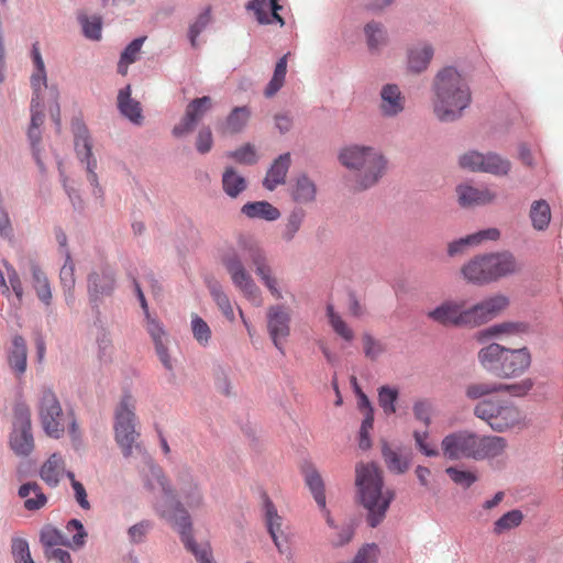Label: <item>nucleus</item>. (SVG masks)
Segmentation results:
<instances>
[{
    "instance_id": "nucleus-1",
    "label": "nucleus",
    "mask_w": 563,
    "mask_h": 563,
    "mask_svg": "<svg viewBox=\"0 0 563 563\" xmlns=\"http://www.w3.org/2000/svg\"><path fill=\"white\" fill-rule=\"evenodd\" d=\"M136 400L130 393H124L115 410L114 438L121 448L124 457L132 456L135 451L144 462L145 486L159 494L155 508L180 534L186 549L190 551L199 563H213L212 551L209 543L197 544L192 538V526L187 510L176 501L174 492L169 486L163 470L154 464L144 448L136 442L139 433L135 430Z\"/></svg>"
},
{
    "instance_id": "nucleus-2",
    "label": "nucleus",
    "mask_w": 563,
    "mask_h": 563,
    "mask_svg": "<svg viewBox=\"0 0 563 563\" xmlns=\"http://www.w3.org/2000/svg\"><path fill=\"white\" fill-rule=\"evenodd\" d=\"M244 260H250L254 264L257 276L272 296L277 300L282 299L283 295L278 288L277 279L273 276L264 251L256 242L246 238H240L238 249H230L222 255V264L230 274L233 285L255 306L262 305L260 288L245 269Z\"/></svg>"
},
{
    "instance_id": "nucleus-3",
    "label": "nucleus",
    "mask_w": 563,
    "mask_h": 563,
    "mask_svg": "<svg viewBox=\"0 0 563 563\" xmlns=\"http://www.w3.org/2000/svg\"><path fill=\"white\" fill-rule=\"evenodd\" d=\"M433 112L443 122L460 119L472 102V91L466 78L454 67L439 70L433 79Z\"/></svg>"
},
{
    "instance_id": "nucleus-4",
    "label": "nucleus",
    "mask_w": 563,
    "mask_h": 563,
    "mask_svg": "<svg viewBox=\"0 0 563 563\" xmlns=\"http://www.w3.org/2000/svg\"><path fill=\"white\" fill-rule=\"evenodd\" d=\"M506 448L507 442L501 437L481 435L465 429L450 432L441 441L442 455L450 461L495 459L500 456Z\"/></svg>"
},
{
    "instance_id": "nucleus-5",
    "label": "nucleus",
    "mask_w": 563,
    "mask_h": 563,
    "mask_svg": "<svg viewBox=\"0 0 563 563\" xmlns=\"http://www.w3.org/2000/svg\"><path fill=\"white\" fill-rule=\"evenodd\" d=\"M355 485L361 504L367 509V521L373 528L385 518L386 511L394 499V493L384 489L382 472L373 463H360L355 468Z\"/></svg>"
},
{
    "instance_id": "nucleus-6",
    "label": "nucleus",
    "mask_w": 563,
    "mask_h": 563,
    "mask_svg": "<svg viewBox=\"0 0 563 563\" xmlns=\"http://www.w3.org/2000/svg\"><path fill=\"white\" fill-rule=\"evenodd\" d=\"M519 271V265L510 252L488 253L473 257L461 268L464 278L476 285H485Z\"/></svg>"
},
{
    "instance_id": "nucleus-7",
    "label": "nucleus",
    "mask_w": 563,
    "mask_h": 563,
    "mask_svg": "<svg viewBox=\"0 0 563 563\" xmlns=\"http://www.w3.org/2000/svg\"><path fill=\"white\" fill-rule=\"evenodd\" d=\"M37 411L45 434L53 439H59L65 433L67 415L63 411L56 394L47 387H43L38 395Z\"/></svg>"
},
{
    "instance_id": "nucleus-8",
    "label": "nucleus",
    "mask_w": 563,
    "mask_h": 563,
    "mask_svg": "<svg viewBox=\"0 0 563 563\" xmlns=\"http://www.w3.org/2000/svg\"><path fill=\"white\" fill-rule=\"evenodd\" d=\"M474 413L498 432L519 426L523 421L521 411L508 402L497 404L492 400H483L475 406Z\"/></svg>"
},
{
    "instance_id": "nucleus-9",
    "label": "nucleus",
    "mask_w": 563,
    "mask_h": 563,
    "mask_svg": "<svg viewBox=\"0 0 563 563\" xmlns=\"http://www.w3.org/2000/svg\"><path fill=\"white\" fill-rule=\"evenodd\" d=\"M9 443L12 451L20 456H27L34 450L31 411L25 405H19L14 409L13 429Z\"/></svg>"
},
{
    "instance_id": "nucleus-10",
    "label": "nucleus",
    "mask_w": 563,
    "mask_h": 563,
    "mask_svg": "<svg viewBox=\"0 0 563 563\" xmlns=\"http://www.w3.org/2000/svg\"><path fill=\"white\" fill-rule=\"evenodd\" d=\"M460 165L472 172H484L495 176H506L511 168V164L508 159L494 153L484 155L476 151H470L463 154L460 157Z\"/></svg>"
},
{
    "instance_id": "nucleus-11",
    "label": "nucleus",
    "mask_w": 563,
    "mask_h": 563,
    "mask_svg": "<svg viewBox=\"0 0 563 563\" xmlns=\"http://www.w3.org/2000/svg\"><path fill=\"white\" fill-rule=\"evenodd\" d=\"M428 318L445 327H471L466 300H445L427 313Z\"/></svg>"
},
{
    "instance_id": "nucleus-12",
    "label": "nucleus",
    "mask_w": 563,
    "mask_h": 563,
    "mask_svg": "<svg viewBox=\"0 0 563 563\" xmlns=\"http://www.w3.org/2000/svg\"><path fill=\"white\" fill-rule=\"evenodd\" d=\"M263 500V514H264V520L267 528V531L277 549V551L285 555L288 561H291L294 558V552L288 544V539L284 534V531L282 530L283 526V517L278 515V511L271 500V498L267 496V494L262 495Z\"/></svg>"
},
{
    "instance_id": "nucleus-13",
    "label": "nucleus",
    "mask_w": 563,
    "mask_h": 563,
    "mask_svg": "<svg viewBox=\"0 0 563 563\" xmlns=\"http://www.w3.org/2000/svg\"><path fill=\"white\" fill-rule=\"evenodd\" d=\"M267 331L275 347L284 354V344L290 335V311L284 305H274L267 309Z\"/></svg>"
},
{
    "instance_id": "nucleus-14",
    "label": "nucleus",
    "mask_w": 563,
    "mask_h": 563,
    "mask_svg": "<svg viewBox=\"0 0 563 563\" xmlns=\"http://www.w3.org/2000/svg\"><path fill=\"white\" fill-rule=\"evenodd\" d=\"M213 102L209 96L191 100L186 107L184 117L179 123L174 126L172 131L173 135L175 137H183L192 132L207 112L211 110Z\"/></svg>"
},
{
    "instance_id": "nucleus-15",
    "label": "nucleus",
    "mask_w": 563,
    "mask_h": 563,
    "mask_svg": "<svg viewBox=\"0 0 563 563\" xmlns=\"http://www.w3.org/2000/svg\"><path fill=\"white\" fill-rule=\"evenodd\" d=\"M533 382L530 378H525L516 384L474 383L466 387L465 394L472 400L499 391H507L515 397H522L531 390Z\"/></svg>"
},
{
    "instance_id": "nucleus-16",
    "label": "nucleus",
    "mask_w": 563,
    "mask_h": 563,
    "mask_svg": "<svg viewBox=\"0 0 563 563\" xmlns=\"http://www.w3.org/2000/svg\"><path fill=\"white\" fill-rule=\"evenodd\" d=\"M340 161L345 167L355 170L365 163H368L372 168L383 166V155L377 150L369 146L352 145L345 147L340 153Z\"/></svg>"
},
{
    "instance_id": "nucleus-17",
    "label": "nucleus",
    "mask_w": 563,
    "mask_h": 563,
    "mask_svg": "<svg viewBox=\"0 0 563 563\" xmlns=\"http://www.w3.org/2000/svg\"><path fill=\"white\" fill-rule=\"evenodd\" d=\"M508 305V297L495 295L468 307L471 327H477L493 320L503 312Z\"/></svg>"
},
{
    "instance_id": "nucleus-18",
    "label": "nucleus",
    "mask_w": 563,
    "mask_h": 563,
    "mask_svg": "<svg viewBox=\"0 0 563 563\" xmlns=\"http://www.w3.org/2000/svg\"><path fill=\"white\" fill-rule=\"evenodd\" d=\"M91 146L92 145L86 126L77 124L75 126V148L77 152V156L81 162H86L87 164L86 169L88 174V181L92 186L98 187V175L96 173L97 161L92 156Z\"/></svg>"
},
{
    "instance_id": "nucleus-19",
    "label": "nucleus",
    "mask_w": 563,
    "mask_h": 563,
    "mask_svg": "<svg viewBox=\"0 0 563 563\" xmlns=\"http://www.w3.org/2000/svg\"><path fill=\"white\" fill-rule=\"evenodd\" d=\"M530 365L531 354L527 347L506 349L499 377L511 378L520 376Z\"/></svg>"
},
{
    "instance_id": "nucleus-20",
    "label": "nucleus",
    "mask_w": 563,
    "mask_h": 563,
    "mask_svg": "<svg viewBox=\"0 0 563 563\" xmlns=\"http://www.w3.org/2000/svg\"><path fill=\"white\" fill-rule=\"evenodd\" d=\"M246 9L252 11L260 24H272L274 22L284 25L285 21L279 14L282 5L277 0H250Z\"/></svg>"
},
{
    "instance_id": "nucleus-21",
    "label": "nucleus",
    "mask_w": 563,
    "mask_h": 563,
    "mask_svg": "<svg viewBox=\"0 0 563 563\" xmlns=\"http://www.w3.org/2000/svg\"><path fill=\"white\" fill-rule=\"evenodd\" d=\"M114 284V274L108 268L91 273L88 277V292L91 300H97L101 296H110Z\"/></svg>"
},
{
    "instance_id": "nucleus-22",
    "label": "nucleus",
    "mask_w": 563,
    "mask_h": 563,
    "mask_svg": "<svg viewBox=\"0 0 563 563\" xmlns=\"http://www.w3.org/2000/svg\"><path fill=\"white\" fill-rule=\"evenodd\" d=\"M456 192L462 207L487 205L496 198V194L487 187L476 188L468 185H460L456 188Z\"/></svg>"
},
{
    "instance_id": "nucleus-23",
    "label": "nucleus",
    "mask_w": 563,
    "mask_h": 563,
    "mask_svg": "<svg viewBox=\"0 0 563 563\" xmlns=\"http://www.w3.org/2000/svg\"><path fill=\"white\" fill-rule=\"evenodd\" d=\"M500 236V232L496 228H489L476 233L470 234L465 238L453 241L449 244L448 253L450 256H455L463 253V251L470 245H478L483 241H496Z\"/></svg>"
},
{
    "instance_id": "nucleus-24",
    "label": "nucleus",
    "mask_w": 563,
    "mask_h": 563,
    "mask_svg": "<svg viewBox=\"0 0 563 563\" xmlns=\"http://www.w3.org/2000/svg\"><path fill=\"white\" fill-rule=\"evenodd\" d=\"M380 111L386 117H394L405 108V97L396 85H385L380 91Z\"/></svg>"
},
{
    "instance_id": "nucleus-25",
    "label": "nucleus",
    "mask_w": 563,
    "mask_h": 563,
    "mask_svg": "<svg viewBox=\"0 0 563 563\" xmlns=\"http://www.w3.org/2000/svg\"><path fill=\"white\" fill-rule=\"evenodd\" d=\"M18 495L23 499V506L29 511L42 509L47 504V496L36 482H27L20 486Z\"/></svg>"
},
{
    "instance_id": "nucleus-26",
    "label": "nucleus",
    "mask_w": 563,
    "mask_h": 563,
    "mask_svg": "<svg viewBox=\"0 0 563 563\" xmlns=\"http://www.w3.org/2000/svg\"><path fill=\"white\" fill-rule=\"evenodd\" d=\"M505 346H501L497 343H492L478 352V361L481 365L488 372L495 374L496 376H500V368L506 353Z\"/></svg>"
},
{
    "instance_id": "nucleus-27",
    "label": "nucleus",
    "mask_w": 563,
    "mask_h": 563,
    "mask_svg": "<svg viewBox=\"0 0 563 563\" xmlns=\"http://www.w3.org/2000/svg\"><path fill=\"white\" fill-rule=\"evenodd\" d=\"M8 363L15 377L24 375L27 366V349L25 340L21 335H15L12 340V346L8 352Z\"/></svg>"
},
{
    "instance_id": "nucleus-28",
    "label": "nucleus",
    "mask_w": 563,
    "mask_h": 563,
    "mask_svg": "<svg viewBox=\"0 0 563 563\" xmlns=\"http://www.w3.org/2000/svg\"><path fill=\"white\" fill-rule=\"evenodd\" d=\"M303 473H305L306 484L309 487L316 503L321 508V510L324 511L325 517H327V522L329 525H332V519L330 517V512L327 509L324 483H323L321 475L313 466H308Z\"/></svg>"
},
{
    "instance_id": "nucleus-29",
    "label": "nucleus",
    "mask_w": 563,
    "mask_h": 563,
    "mask_svg": "<svg viewBox=\"0 0 563 563\" xmlns=\"http://www.w3.org/2000/svg\"><path fill=\"white\" fill-rule=\"evenodd\" d=\"M66 473L65 460L59 453H53L41 466L40 476L49 486L55 487Z\"/></svg>"
},
{
    "instance_id": "nucleus-30",
    "label": "nucleus",
    "mask_w": 563,
    "mask_h": 563,
    "mask_svg": "<svg viewBox=\"0 0 563 563\" xmlns=\"http://www.w3.org/2000/svg\"><path fill=\"white\" fill-rule=\"evenodd\" d=\"M290 162L289 153L279 155L267 170L263 186L268 190H274L278 185L284 184L290 167Z\"/></svg>"
},
{
    "instance_id": "nucleus-31",
    "label": "nucleus",
    "mask_w": 563,
    "mask_h": 563,
    "mask_svg": "<svg viewBox=\"0 0 563 563\" xmlns=\"http://www.w3.org/2000/svg\"><path fill=\"white\" fill-rule=\"evenodd\" d=\"M30 272L32 276V287L37 298L46 306L52 301V289L49 280L43 269L35 261H30Z\"/></svg>"
},
{
    "instance_id": "nucleus-32",
    "label": "nucleus",
    "mask_w": 563,
    "mask_h": 563,
    "mask_svg": "<svg viewBox=\"0 0 563 563\" xmlns=\"http://www.w3.org/2000/svg\"><path fill=\"white\" fill-rule=\"evenodd\" d=\"M292 200L299 205H307L314 201L317 187L314 183L306 175L299 176L290 187Z\"/></svg>"
},
{
    "instance_id": "nucleus-33",
    "label": "nucleus",
    "mask_w": 563,
    "mask_h": 563,
    "mask_svg": "<svg viewBox=\"0 0 563 563\" xmlns=\"http://www.w3.org/2000/svg\"><path fill=\"white\" fill-rule=\"evenodd\" d=\"M118 106L121 113L133 123L140 124L143 120L140 102L131 98V87L126 86L118 95Z\"/></svg>"
},
{
    "instance_id": "nucleus-34",
    "label": "nucleus",
    "mask_w": 563,
    "mask_h": 563,
    "mask_svg": "<svg viewBox=\"0 0 563 563\" xmlns=\"http://www.w3.org/2000/svg\"><path fill=\"white\" fill-rule=\"evenodd\" d=\"M433 56V48L429 44H418L408 52V67L415 73L427 69Z\"/></svg>"
},
{
    "instance_id": "nucleus-35",
    "label": "nucleus",
    "mask_w": 563,
    "mask_h": 563,
    "mask_svg": "<svg viewBox=\"0 0 563 563\" xmlns=\"http://www.w3.org/2000/svg\"><path fill=\"white\" fill-rule=\"evenodd\" d=\"M242 213L251 219L275 221L280 217V211L267 201L247 202L242 207Z\"/></svg>"
},
{
    "instance_id": "nucleus-36",
    "label": "nucleus",
    "mask_w": 563,
    "mask_h": 563,
    "mask_svg": "<svg viewBox=\"0 0 563 563\" xmlns=\"http://www.w3.org/2000/svg\"><path fill=\"white\" fill-rule=\"evenodd\" d=\"M65 255H66V260H65L63 267L60 268L59 279H60V285L65 292L66 302H67V305L71 306L75 301V297H74V292H73L75 283H76L75 265L71 261L70 254L67 251H66Z\"/></svg>"
},
{
    "instance_id": "nucleus-37",
    "label": "nucleus",
    "mask_w": 563,
    "mask_h": 563,
    "mask_svg": "<svg viewBox=\"0 0 563 563\" xmlns=\"http://www.w3.org/2000/svg\"><path fill=\"white\" fill-rule=\"evenodd\" d=\"M528 324L525 322H503L489 327L488 329L477 334V340L483 342L489 338L501 335V334H519L528 331Z\"/></svg>"
},
{
    "instance_id": "nucleus-38",
    "label": "nucleus",
    "mask_w": 563,
    "mask_h": 563,
    "mask_svg": "<svg viewBox=\"0 0 563 563\" xmlns=\"http://www.w3.org/2000/svg\"><path fill=\"white\" fill-rule=\"evenodd\" d=\"M386 169V159L383 157V166L379 168H372L368 163H365L356 172V188L360 190L367 189L375 185L383 176Z\"/></svg>"
},
{
    "instance_id": "nucleus-39",
    "label": "nucleus",
    "mask_w": 563,
    "mask_h": 563,
    "mask_svg": "<svg viewBox=\"0 0 563 563\" xmlns=\"http://www.w3.org/2000/svg\"><path fill=\"white\" fill-rule=\"evenodd\" d=\"M529 217L531 219L532 227L536 230H545L551 221V209L549 203L543 199L533 201L530 208Z\"/></svg>"
},
{
    "instance_id": "nucleus-40",
    "label": "nucleus",
    "mask_w": 563,
    "mask_h": 563,
    "mask_svg": "<svg viewBox=\"0 0 563 563\" xmlns=\"http://www.w3.org/2000/svg\"><path fill=\"white\" fill-rule=\"evenodd\" d=\"M222 187L228 196L236 198L246 189V180L243 176L239 175L235 169L229 167L222 175Z\"/></svg>"
},
{
    "instance_id": "nucleus-41",
    "label": "nucleus",
    "mask_w": 563,
    "mask_h": 563,
    "mask_svg": "<svg viewBox=\"0 0 563 563\" xmlns=\"http://www.w3.org/2000/svg\"><path fill=\"white\" fill-rule=\"evenodd\" d=\"M287 56H288V54L284 55L276 63L273 77H272V79L269 80V82L267 84V86H266V88L264 90L265 97L272 98L284 86L285 77H286V73H287Z\"/></svg>"
},
{
    "instance_id": "nucleus-42",
    "label": "nucleus",
    "mask_w": 563,
    "mask_h": 563,
    "mask_svg": "<svg viewBox=\"0 0 563 563\" xmlns=\"http://www.w3.org/2000/svg\"><path fill=\"white\" fill-rule=\"evenodd\" d=\"M144 41L145 37H137L125 47L118 63L119 74L123 76L126 75L129 65L134 63L139 58Z\"/></svg>"
},
{
    "instance_id": "nucleus-43",
    "label": "nucleus",
    "mask_w": 563,
    "mask_h": 563,
    "mask_svg": "<svg viewBox=\"0 0 563 563\" xmlns=\"http://www.w3.org/2000/svg\"><path fill=\"white\" fill-rule=\"evenodd\" d=\"M327 316L330 325L339 336H341L346 342H352L354 340V331L341 318V316L334 311L333 306L330 303L327 306Z\"/></svg>"
},
{
    "instance_id": "nucleus-44",
    "label": "nucleus",
    "mask_w": 563,
    "mask_h": 563,
    "mask_svg": "<svg viewBox=\"0 0 563 563\" xmlns=\"http://www.w3.org/2000/svg\"><path fill=\"white\" fill-rule=\"evenodd\" d=\"M190 329L194 335V339L201 346H208L211 338L212 331L209 324L197 313L191 314Z\"/></svg>"
},
{
    "instance_id": "nucleus-45",
    "label": "nucleus",
    "mask_w": 563,
    "mask_h": 563,
    "mask_svg": "<svg viewBox=\"0 0 563 563\" xmlns=\"http://www.w3.org/2000/svg\"><path fill=\"white\" fill-rule=\"evenodd\" d=\"M251 112L247 107H235L228 115L225 121V131L230 133H239L246 125Z\"/></svg>"
},
{
    "instance_id": "nucleus-46",
    "label": "nucleus",
    "mask_w": 563,
    "mask_h": 563,
    "mask_svg": "<svg viewBox=\"0 0 563 563\" xmlns=\"http://www.w3.org/2000/svg\"><path fill=\"white\" fill-rule=\"evenodd\" d=\"M398 399L397 388L382 386L378 389V405L387 416L394 415L397 410L396 402Z\"/></svg>"
},
{
    "instance_id": "nucleus-47",
    "label": "nucleus",
    "mask_w": 563,
    "mask_h": 563,
    "mask_svg": "<svg viewBox=\"0 0 563 563\" xmlns=\"http://www.w3.org/2000/svg\"><path fill=\"white\" fill-rule=\"evenodd\" d=\"M209 289H210V294H211L213 300L216 301L217 306L219 307V309L221 310L223 316L228 320L233 321L234 320L233 307L231 305L229 297L222 290L221 286L218 284H213L209 287Z\"/></svg>"
},
{
    "instance_id": "nucleus-48",
    "label": "nucleus",
    "mask_w": 563,
    "mask_h": 563,
    "mask_svg": "<svg viewBox=\"0 0 563 563\" xmlns=\"http://www.w3.org/2000/svg\"><path fill=\"white\" fill-rule=\"evenodd\" d=\"M40 540L45 549H56L55 547L57 545H70V543L66 541L64 534L52 526H45L42 529Z\"/></svg>"
},
{
    "instance_id": "nucleus-49",
    "label": "nucleus",
    "mask_w": 563,
    "mask_h": 563,
    "mask_svg": "<svg viewBox=\"0 0 563 563\" xmlns=\"http://www.w3.org/2000/svg\"><path fill=\"white\" fill-rule=\"evenodd\" d=\"M522 519L523 515L520 510L508 511L494 523V532L501 534L507 530L518 527Z\"/></svg>"
},
{
    "instance_id": "nucleus-50",
    "label": "nucleus",
    "mask_w": 563,
    "mask_h": 563,
    "mask_svg": "<svg viewBox=\"0 0 563 563\" xmlns=\"http://www.w3.org/2000/svg\"><path fill=\"white\" fill-rule=\"evenodd\" d=\"M79 22L82 26L84 35L92 41H99L101 38L102 21L98 15L79 16Z\"/></svg>"
},
{
    "instance_id": "nucleus-51",
    "label": "nucleus",
    "mask_w": 563,
    "mask_h": 563,
    "mask_svg": "<svg viewBox=\"0 0 563 563\" xmlns=\"http://www.w3.org/2000/svg\"><path fill=\"white\" fill-rule=\"evenodd\" d=\"M450 478L456 484L464 488L471 487L477 479V475L471 471H463L456 467L450 466L445 470Z\"/></svg>"
},
{
    "instance_id": "nucleus-52",
    "label": "nucleus",
    "mask_w": 563,
    "mask_h": 563,
    "mask_svg": "<svg viewBox=\"0 0 563 563\" xmlns=\"http://www.w3.org/2000/svg\"><path fill=\"white\" fill-rule=\"evenodd\" d=\"M413 416L418 421H421L426 428H429L432 422V402L428 399H418L412 406Z\"/></svg>"
},
{
    "instance_id": "nucleus-53",
    "label": "nucleus",
    "mask_w": 563,
    "mask_h": 563,
    "mask_svg": "<svg viewBox=\"0 0 563 563\" xmlns=\"http://www.w3.org/2000/svg\"><path fill=\"white\" fill-rule=\"evenodd\" d=\"M383 457L388 466V468L396 473H404L408 468V463L402 461L397 452L391 450L387 443L383 445Z\"/></svg>"
},
{
    "instance_id": "nucleus-54",
    "label": "nucleus",
    "mask_w": 563,
    "mask_h": 563,
    "mask_svg": "<svg viewBox=\"0 0 563 563\" xmlns=\"http://www.w3.org/2000/svg\"><path fill=\"white\" fill-rule=\"evenodd\" d=\"M181 494L189 508H197L202 504V495L196 483L188 481L181 486Z\"/></svg>"
},
{
    "instance_id": "nucleus-55",
    "label": "nucleus",
    "mask_w": 563,
    "mask_h": 563,
    "mask_svg": "<svg viewBox=\"0 0 563 563\" xmlns=\"http://www.w3.org/2000/svg\"><path fill=\"white\" fill-rule=\"evenodd\" d=\"M367 44L371 49H377L385 43V32L379 23L371 22L365 26Z\"/></svg>"
},
{
    "instance_id": "nucleus-56",
    "label": "nucleus",
    "mask_w": 563,
    "mask_h": 563,
    "mask_svg": "<svg viewBox=\"0 0 563 563\" xmlns=\"http://www.w3.org/2000/svg\"><path fill=\"white\" fill-rule=\"evenodd\" d=\"M305 218V212L302 210H295L292 211L288 218L287 222L285 224V229L283 232V239L286 241L292 240L295 234L299 231L301 223Z\"/></svg>"
},
{
    "instance_id": "nucleus-57",
    "label": "nucleus",
    "mask_w": 563,
    "mask_h": 563,
    "mask_svg": "<svg viewBox=\"0 0 563 563\" xmlns=\"http://www.w3.org/2000/svg\"><path fill=\"white\" fill-rule=\"evenodd\" d=\"M413 439L416 442V446L419 449L420 452H422L426 456H438L440 454L439 450L434 444L429 442V431H413Z\"/></svg>"
},
{
    "instance_id": "nucleus-58",
    "label": "nucleus",
    "mask_w": 563,
    "mask_h": 563,
    "mask_svg": "<svg viewBox=\"0 0 563 563\" xmlns=\"http://www.w3.org/2000/svg\"><path fill=\"white\" fill-rule=\"evenodd\" d=\"M12 555L15 563H34L26 540L16 538L12 540Z\"/></svg>"
},
{
    "instance_id": "nucleus-59",
    "label": "nucleus",
    "mask_w": 563,
    "mask_h": 563,
    "mask_svg": "<svg viewBox=\"0 0 563 563\" xmlns=\"http://www.w3.org/2000/svg\"><path fill=\"white\" fill-rule=\"evenodd\" d=\"M228 157L233 158L240 164L253 165L257 162L255 147L251 144H245L242 147L228 153Z\"/></svg>"
},
{
    "instance_id": "nucleus-60",
    "label": "nucleus",
    "mask_w": 563,
    "mask_h": 563,
    "mask_svg": "<svg viewBox=\"0 0 563 563\" xmlns=\"http://www.w3.org/2000/svg\"><path fill=\"white\" fill-rule=\"evenodd\" d=\"M4 267L7 269V275H8V279H9V284H10L9 288L12 289V291L14 292V295L16 297L19 306H21L23 296H24V288H23L22 280H21L16 269L12 265L4 263Z\"/></svg>"
},
{
    "instance_id": "nucleus-61",
    "label": "nucleus",
    "mask_w": 563,
    "mask_h": 563,
    "mask_svg": "<svg viewBox=\"0 0 563 563\" xmlns=\"http://www.w3.org/2000/svg\"><path fill=\"white\" fill-rule=\"evenodd\" d=\"M146 330L150 333L154 342V345H158L159 343H166V332L162 323L158 320L152 318L150 314H147L146 318Z\"/></svg>"
},
{
    "instance_id": "nucleus-62",
    "label": "nucleus",
    "mask_w": 563,
    "mask_h": 563,
    "mask_svg": "<svg viewBox=\"0 0 563 563\" xmlns=\"http://www.w3.org/2000/svg\"><path fill=\"white\" fill-rule=\"evenodd\" d=\"M213 145V136L210 126L203 125L196 137V148L200 154H207Z\"/></svg>"
},
{
    "instance_id": "nucleus-63",
    "label": "nucleus",
    "mask_w": 563,
    "mask_h": 563,
    "mask_svg": "<svg viewBox=\"0 0 563 563\" xmlns=\"http://www.w3.org/2000/svg\"><path fill=\"white\" fill-rule=\"evenodd\" d=\"M211 20L210 9H206L189 29V40L192 47H197V37Z\"/></svg>"
},
{
    "instance_id": "nucleus-64",
    "label": "nucleus",
    "mask_w": 563,
    "mask_h": 563,
    "mask_svg": "<svg viewBox=\"0 0 563 563\" xmlns=\"http://www.w3.org/2000/svg\"><path fill=\"white\" fill-rule=\"evenodd\" d=\"M378 547L376 544H366L357 552L354 563H376Z\"/></svg>"
}]
</instances>
